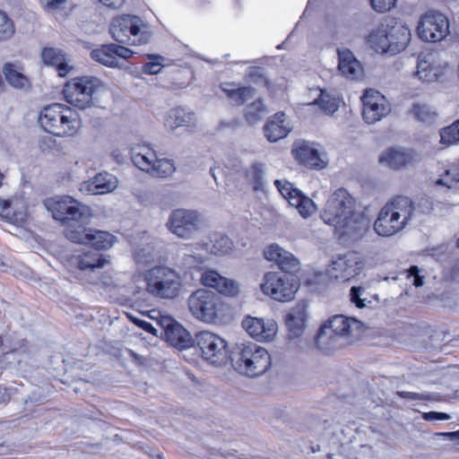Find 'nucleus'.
Wrapping results in <instances>:
<instances>
[{
  "mask_svg": "<svg viewBox=\"0 0 459 459\" xmlns=\"http://www.w3.org/2000/svg\"><path fill=\"white\" fill-rule=\"evenodd\" d=\"M356 201L344 188L334 191L326 201L321 218L341 231L342 236L357 240L368 230V221L355 212Z\"/></svg>",
  "mask_w": 459,
  "mask_h": 459,
  "instance_id": "1",
  "label": "nucleus"
},
{
  "mask_svg": "<svg viewBox=\"0 0 459 459\" xmlns=\"http://www.w3.org/2000/svg\"><path fill=\"white\" fill-rule=\"evenodd\" d=\"M363 331V324L354 317L335 315L319 329L316 344L325 353L333 352L357 339Z\"/></svg>",
  "mask_w": 459,
  "mask_h": 459,
  "instance_id": "2",
  "label": "nucleus"
},
{
  "mask_svg": "<svg viewBox=\"0 0 459 459\" xmlns=\"http://www.w3.org/2000/svg\"><path fill=\"white\" fill-rule=\"evenodd\" d=\"M39 123L44 131L61 137L74 136L82 127L80 115L61 103L44 107L39 116Z\"/></svg>",
  "mask_w": 459,
  "mask_h": 459,
  "instance_id": "3",
  "label": "nucleus"
},
{
  "mask_svg": "<svg viewBox=\"0 0 459 459\" xmlns=\"http://www.w3.org/2000/svg\"><path fill=\"white\" fill-rule=\"evenodd\" d=\"M230 359L236 371L249 377L263 375L271 366L268 351L254 342L236 344Z\"/></svg>",
  "mask_w": 459,
  "mask_h": 459,
  "instance_id": "4",
  "label": "nucleus"
},
{
  "mask_svg": "<svg viewBox=\"0 0 459 459\" xmlns=\"http://www.w3.org/2000/svg\"><path fill=\"white\" fill-rule=\"evenodd\" d=\"M184 290L183 278L178 271L156 265L145 271V291L160 299H175Z\"/></svg>",
  "mask_w": 459,
  "mask_h": 459,
  "instance_id": "5",
  "label": "nucleus"
},
{
  "mask_svg": "<svg viewBox=\"0 0 459 459\" xmlns=\"http://www.w3.org/2000/svg\"><path fill=\"white\" fill-rule=\"evenodd\" d=\"M101 88L104 84L99 78L82 76L67 82L63 93L67 103L83 110L94 106Z\"/></svg>",
  "mask_w": 459,
  "mask_h": 459,
  "instance_id": "6",
  "label": "nucleus"
},
{
  "mask_svg": "<svg viewBox=\"0 0 459 459\" xmlns=\"http://www.w3.org/2000/svg\"><path fill=\"white\" fill-rule=\"evenodd\" d=\"M298 288L296 276L280 272L266 273L264 276V282L261 284V290L265 295L281 302L292 299Z\"/></svg>",
  "mask_w": 459,
  "mask_h": 459,
  "instance_id": "7",
  "label": "nucleus"
},
{
  "mask_svg": "<svg viewBox=\"0 0 459 459\" xmlns=\"http://www.w3.org/2000/svg\"><path fill=\"white\" fill-rule=\"evenodd\" d=\"M195 342L205 361L216 367L227 364L230 357L224 339L212 332L203 331L196 334Z\"/></svg>",
  "mask_w": 459,
  "mask_h": 459,
  "instance_id": "8",
  "label": "nucleus"
},
{
  "mask_svg": "<svg viewBox=\"0 0 459 459\" xmlns=\"http://www.w3.org/2000/svg\"><path fill=\"white\" fill-rule=\"evenodd\" d=\"M201 214L195 210L176 209L167 221L168 230L181 238H193L202 228Z\"/></svg>",
  "mask_w": 459,
  "mask_h": 459,
  "instance_id": "9",
  "label": "nucleus"
},
{
  "mask_svg": "<svg viewBox=\"0 0 459 459\" xmlns=\"http://www.w3.org/2000/svg\"><path fill=\"white\" fill-rule=\"evenodd\" d=\"M46 209L55 220L60 221H79L88 212L89 208L71 196H56L44 202Z\"/></svg>",
  "mask_w": 459,
  "mask_h": 459,
  "instance_id": "10",
  "label": "nucleus"
},
{
  "mask_svg": "<svg viewBox=\"0 0 459 459\" xmlns=\"http://www.w3.org/2000/svg\"><path fill=\"white\" fill-rule=\"evenodd\" d=\"M417 30L422 40L440 41L449 33L448 20L441 13L429 12L421 16Z\"/></svg>",
  "mask_w": 459,
  "mask_h": 459,
  "instance_id": "11",
  "label": "nucleus"
},
{
  "mask_svg": "<svg viewBox=\"0 0 459 459\" xmlns=\"http://www.w3.org/2000/svg\"><path fill=\"white\" fill-rule=\"evenodd\" d=\"M188 307L197 319L212 323L217 317V296L212 291L199 289L190 295Z\"/></svg>",
  "mask_w": 459,
  "mask_h": 459,
  "instance_id": "12",
  "label": "nucleus"
},
{
  "mask_svg": "<svg viewBox=\"0 0 459 459\" xmlns=\"http://www.w3.org/2000/svg\"><path fill=\"white\" fill-rule=\"evenodd\" d=\"M361 100L363 103L362 116L368 124H374L381 120L390 112V106L386 99L375 90H367Z\"/></svg>",
  "mask_w": 459,
  "mask_h": 459,
  "instance_id": "13",
  "label": "nucleus"
},
{
  "mask_svg": "<svg viewBox=\"0 0 459 459\" xmlns=\"http://www.w3.org/2000/svg\"><path fill=\"white\" fill-rule=\"evenodd\" d=\"M143 25L140 17L135 15H121L113 19L110 33L113 39L120 43H134L133 38L139 36Z\"/></svg>",
  "mask_w": 459,
  "mask_h": 459,
  "instance_id": "14",
  "label": "nucleus"
},
{
  "mask_svg": "<svg viewBox=\"0 0 459 459\" xmlns=\"http://www.w3.org/2000/svg\"><path fill=\"white\" fill-rule=\"evenodd\" d=\"M361 269L362 264L357 254L348 253L333 261L327 272L332 278L345 281L355 277Z\"/></svg>",
  "mask_w": 459,
  "mask_h": 459,
  "instance_id": "15",
  "label": "nucleus"
},
{
  "mask_svg": "<svg viewBox=\"0 0 459 459\" xmlns=\"http://www.w3.org/2000/svg\"><path fill=\"white\" fill-rule=\"evenodd\" d=\"M133 55L131 49L117 44L102 45L91 52L94 61L108 67H119L121 59H127Z\"/></svg>",
  "mask_w": 459,
  "mask_h": 459,
  "instance_id": "16",
  "label": "nucleus"
},
{
  "mask_svg": "<svg viewBox=\"0 0 459 459\" xmlns=\"http://www.w3.org/2000/svg\"><path fill=\"white\" fill-rule=\"evenodd\" d=\"M200 281L204 286L215 289L219 293L230 298L238 297L241 291L238 281L224 277L214 270L204 271Z\"/></svg>",
  "mask_w": 459,
  "mask_h": 459,
  "instance_id": "17",
  "label": "nucleus"
},
{
  "mask_svg": "<svg viewBox=\"0 0 459 459\" xmlns=\"http://www.w3.org/2000/svg\"><path fill=\"white\" fill-rule=\"evenodd\" d=\"M161 325L165 327L166 341L178 350L192 347L195 341L189 332L170 316H163Z\"/></svg>",
  "mask_w": 459,
  "mask_h": 459,
  "instance_id": "18",
  "label": "nucleus"
},
{
  "mask_svg": "<svg viewBox=\"0 0 459 459\" xmlns=\"http://www.w3.org/2000/svg\"><path fill=\"white\" fill-rule=\"evenodd\" d=\"M28 217L27 204L23 197L13 196L0 199V218L16 226H22Z\"/></svg>",
  "mask_w": 459,
  "mask_h": 459,
  "instance_id": "19",
  "label": "nucleus"
},
{
  "mask_svg": "<svg viewBox=\"0 0 459 459\" xmlns=\"http://www.w3.org/2000/svg\"><path fill=\"white\" fill-rule=\"evenodd\" d=\"M242 327L257 341H271L277 332V324L273 320L265 322L262 318L250 316L243 319Z\"/></svg>",
  "mask_w": 459,
  "mask_h": 459,
  "instance_id": "20",
  "label": "nucleus"
},
{
  "mask_svg": "<svg viewBox=\"0 0 459 459\" xmlns=\"http://www.w3.org/2000/svg\"><path fill=\"white\" fill-rule=\"evenodd\" d=\"M118 186L117 178L109 173H100L93 178L81 184L80 191L86 195H105Z\"/></svg>",
  "mask_w": 459,
  "mask_h": 459,
  "instance_id": "21",
  "label": "nucleus"
},
{
  "mask_svg": "<svg viewBox=\"0 0 459 459\" xmlns=\"http://www.w3.org/2000/svg\"><path fill=\"white\" fill-rule=\"evenodd\" d=\"M41 57L44 64L56 67L60 77L66 76L74 69L73 58L65 54L61 49L45 48L42 50Z\"/></svg>",
  "mask_w": 459,
  "mask_h": 459,
  "instance_id": "22",
  "label": "nucleus"
},
{
  "mask_svg": "<svg viewBox=\"0 0 459 459\" xmlns=\"http://www.w3.org/2000/svg\"><path fill=\"white\" fill-rule=\"evenodd\" d=\"M197 123V117L194 111L184 107H176L167 112L164 126L173 132L179 127L194 128Z\"/></svg>",
  "mask_w": 459,
  "mask_h": 459,
  "instance_id": "23",
  "label": "nucleus"
},
{
  "mask_svg": "<svg viewBox=\"0 0 459 459\" xmlns=\"http://www.w3.org/2000/svg\"><path fill=\"white\" fill-rule=\"evenodd\" d=\"M379 162L392 169H399L418 160V156L411 151L389 148L378 159Z\"/></svg>",
  "mask_w": 459,
  "mask_h": 459,
  "instance_id": "24",
  "label": "nucleus"
},
{
  "mask_svg": "<svg viewBox=\"0 0 459 459\" xmlns=\"http://www.w3.org/2000/svg\"><path fill=\"white\" fill-rule=\"evenodd\" d=\"M405 228L394 214L390 212V208L385 205L379 212L378 217L374 223V230L383 237H391Z\"/></svg>",
  "mask_w": 459,
  "mask_h": 459,
  "instance_id": "25",
  "label": "nucleus"
},
{
  "mask_svg": "<svg viewBox=\"0 0 459 459\" xmlns=\"http://www.w3.org/2000/svg\"><path fill=\"white\" fill-rule=\"evenodd\" d=\"M307 316V303L305 301L299 302L291 308L285 320L290 338L299 337L303 333Z\"/></svg>",
  "mask_w": 459,
  "mask_h": 459,
  "instance_id": "26",
  "label": "nucleus"
},
{
  "mask_svg": "<svg viewBox=\"0 0 459 459\" xmlns=\"http://www.w3.org/2000/svg\"><path fill=\"white\" fill-rule=\"evenodd\" d=\"M388 45H390L391 56L404 50L411 40V31L408 27L395 22L387 23Z\"/></svg>",
  "mask_w": 459,
  "mask_h": 459,
  "instance_id": "27",
  "label": "nucleus"
},
{
  "mask_svg": "<svg viewBox=\"0 0 459 459\" xmlns=\"http://www.w3.org/2000/svg\"><path fill=\"white\" fill-rule=\"evenodd\" d=\"M290 128L289 123L286 122V115L284 112H278L268 118L264 126V136L269 142L274 143L288 135Z\"/></svg>",
  "mask_w": 459,
  "mask_h": 459,
  "instance_id": "28",
  "label": "nucleus"
},
{
  "mask_svg": "<svg viewBox=\"0 0 459 459\" xmlns=\"http://www.w3.org/2000/svg\"><path fill=\"white\" fill-rule=\"evenodd\" d=\"M108 263L109 260L106 255L95 252L73 255L70 258V266L75 267L81 271L101 268Z\"/></svg>",
  "mask_w": 459,
  "mask_h": 459,
  "instance_id": "29",
  "label": "nucleus"
},
{
  "mask_svg": "<svg viewBox=\"0 0 459 459\" xmlns=\"http://www.w3.org/2000/svg\"><path fill=\"white\" fill-rule=\"evenodd\" d=\"M292 153L305 166L316 169H323L325 166L318 150L309 143H301L297 148L292 150Z\"/></svg>",
  "mask_w": 459,
  "mask_h": 459,
  "instance_id": "30",
  "label": "nucleus"
},
{
  "mask_svg": "<svg viewBox=\"0 0 459 459\" xmlns=\"http://www.w3.org/2000/svg\"><path fill=\"white\" fill-rule=\"evenodd\" d=\"M338 68L344 76L354 80L361 75L362 66L350 49H338Z\"/></svg>",
  "mask_w": 459,
  "mask_h": 459,
  "instance_id": "31",
  "label": "nucleus"
},
{
  "mask_svg": "<svg viewBox=\"0 0 459 459\" xmlns=\"http://www.w3.org/2000/svg\"><path fill=\"white\" fill-rule=\"evenodd\" d=\"M385 206L390 208V212L403 222L404 227L412 219L415 212L414 203L407 196H397L392 202L386 204Z\"/></svg>",
  "mask_w": 459,
  "mask_h": 459,
  "instance_id": "32",
  "label": "nucleus"
},
{
  "mask_svg": "<svg viewBox=\"0 0 459 459\" xmlns=\"http://www.w3.org/2000/svg\"><path fill=\"white\" fill-rule=\"evenodd\" d=\"M387 23H380L376 29L372 30L367 36L366 40L368 47L378 54H387L391 56L390 45H388Z\"/></svg>",
  "mask_w": 459,
  "mask_h": 459,
  "instance_id": "33",
  "label": "nucleus"
},
{
  "mask_svg": "<svg viewBox=\"0 0 459 459\" xmlns=\"http://www.w3.org/2000/svg\"><path fill=\"white\" fill-rule=\"evenodd\" d=\"M87 236L85 245H90L96 249L110 248L117 241V238L109 232L91 228L87 229Z\"/></svg>",
  "mask_w": 459,
  "mask_h": 459,
  "instance_id": "34",
  "label": "nucleus"
},
{
  "mask_svg": "<svg viewBox=\"0 0 459 459\" xmlns=\"http://www.w3.org/2000/svg\"><path fill=\"white\" fill-rule=\"evenodd\" d=\"M148 155L149 153L145 152V164L150 166L145 168L146 173L154 178H167L175 171V167L170 160L160 159L152 161Z\"/></svg>",
  "mask_w": 459,
  "mask_h": 459,
  "instance_id": "35",
  "label": "nucleus"
},
{
  "mask_svg": "<svg viewBox=\"0 0 459 459\" xmlns=\"http://www.w3.org/2000/svg\"><path fill=\"white\" fill-rule=\"evenodd\" d=\"M433 59L432 55H428L427 59L419 57L416 74L420 80L429 82H434L442 74V68L432 65Z\"/></svg>",
  "mask_w": 459,
  "mask_h": 459,
  "instance_id": "36",
  "label": "nucleus"
},
{
  "mask_svg": "<svg viewBox=\"0 0 459 459\" xmlns=\"http://www.w3.org/2000/svg\"><path fill=\"white\" fill-rule=\"evenodd\" d=\"M4 74L7 82L16 89H27L30 82L22 73V68L14 64H6L4 66Z\"/></svg>",
  "mask_w": 459,
  "mask_h": 459,
  "instance_id": "37",
  "label": "nucleus"
},
{
  "mask_svg": "<svg viewBox=\"0 0 459 459\" xmlns=\"http://www.w3.org/2000/svg\"><path fill=\"white\" fill-rule=\"evenodd\" d=\"M266 113V106L264 105V100L259 98L247 106L244 116L250 126H255L262 121Z\"/></svg>",
  "mask_w": 459,
  "mask_h": 459,
  "instance_id": "38",
  "label": "nucleus"
},
{
  "mask_svg": "<svg viewBox=\"0 0 459 459\" xmlns=\"http://www.w3.org/2000/svg\"><path fill=\"white\" fill-rule=\"evenodd\" d=\"M207 247L212 254L215 255H224L231 251L233 243L228 236L215 233L212 235L210 244H208Z\"/></svg>",
  "mask_w": 459,
  "mask_h": 459,
  "instance_id": "39",
  "label": "nucleus"
},
{
  "mask_svg": "<svg viewBox=\"0 0 459 459\" xmlns=\"http://www.w3.org/2000/svg\"><path fill=\"white\" fill-rule=\"evenodd\" d=\"M39 3L44 11L54 15H67L74 7L72 0H39Z\"/></svg>",
  "mask_w": 459,
  "mask_h": 459,
  "instance_id": "40",
  "label": "nucleus"
},
{
  "mask_svg": "<svg viewBox=\"0 0 459 459\" xmlns=\"http://www.w3.org/2000/svg\"><path fill=\"white\" fill-rule=\"evenodd\" d=\"M411 113L416 119L426 124H432L437 117L436 110L425 103H415Z\"/></svg>",
  "mask_w": 459,
  "mask_h": 459,
  "instance_id": "41",
  "label": "nucleus"
},
{
  "mask_svg": "<svg viewBox=\"0 0 459 459\" xmlns=\"http://www.w3.org/2000/svg\"><path fill=\"white\" fill-rule=\"evenodd\" d=\"M15 34V25L12 18L0 9V42L10 40Z\"/></svg>",
  "mask_w": 459,
  "mask_h": 459,
  "instance_id": "42",
  "label": "nucleus"
},
{
  "mask_svg": "<svg viewBox=\"0 0 459 459\" xmlns=\"http://www.w3.org/2000/svg\"><path fill=\"white\" fill-rule=\"evenodd\" d=\"M145 74H157L162 69L169 65V60L160 55H145Z\"/></svg>",
  "mask_w": 459,
  "mask_h": 459,
  "instance_id": "43",
  "label": "nucleus"
},
{
  "mask_svg": "<svg viewBox=\"0 0 459 459\" xmlns=\"http://www.w3.org/2000/svg\"><path fill=\"white\" fill-rule=\"evenodd\" d=\"M440 143L446 145L459 143V120L441 129Z\"/></svg>",
  "mask_w": 459,
  "mask_h": 459,
  "instance_id": "44",
  "label": "nucleus"
},
{
  "mask_svg": "<svg viewBox=\"0 0 459 459\" xmlns=\"http://www.w3.org/2000/svg\"><path fill=\"white\" fill-rule=\"evenodd\" d=\"M313 104L318 105L325 114H333L339 107V102L335 98H332L325 91H321L320 96Z\"/></svg>",
  "mask_w": 459,
  "mask_h": 459,
  "instance_id": "45",
  "label": "nucleus"
},
{
  "mask_svg": "<svg viewBox=\"0 0 459 459\" xmlns=\"http://www.w3.org/2000/svg\"><path fill=\"white\" fill-rule=\"evenodd\" d=\"M264 176V165L260 162L253 163L246 171V177L254 184L255 189L263 184Z\"/></svg>",
  "mask_w": 459,
  "mask_h": 459,
  "instance_id": "46",
  "label": "nucleus"
},
{
  "mask_svg": "<svg viewBox=\"0 0 459 459\" xmlns=\"http://www.w3.org/2000/svg\"><path fill=\"white\" fill-rule=\"evenodd\" d=\"M279 268L281 270V273L290 276H295V273L300 270V263L294 255L289 252L285 256V259H283L280 264Z\"/></svg>",
  "mask_w": 459,
  "mask_h": 459,
  "instance_id": "47",
  "label": "nucleus"
},
{
  "mask_svg": "<svg viewBox=\"0 0 459 459\" xmlns=\"http://www.w3.org/2000/svg\"><path fill=\"white\" fill-rule=\"evenodd\" d=\"M288 253L289 251L283 249L277 244L270 245L264 251V257L267 260L275 263L278 266L281 261L285 259V256L288 255Z\"/></svg>",
  "mask_w": 459,
  "mask_h": 459,
  "instance_id": "48",
  "label": "nucleus"
},
{
  "mask_svg": "<svg viewBox=\"0 0 459 459\" xmlns=\"http://www.w3.org/2000/svg\"><path fill=\"white\" fill-rule=\"evenodd\" d=\"M248 77L252 82L262 83L265 87L269 84L264 74V70L261 67H250L248 69Z\"/></svg>",
  "mask_w": 459,
  "mask_h": 459,
  "instance_id": "49",
  "label": "nucleus"
},
{
  "mask_svg": "<svg viewBox=\"0 0 459 459\" xmlns=\"http://www.w3.org/2000/svg\"><path fill=\"white\" fill-rule=\"evenodd\" d=\"M65 237L67 239L71 240L74 243H80V244H86L87 241V229H84L83 230H65Z\"/></svg>",
  "mask_w": 459,
  "mask_h": 459,
  "instance_id": "50",
  "label": "nucleus"
},
{
  "mask_svg": "<svg viewBox=\"0 0 459 459\" xmlns=\"http://www.w3.org/2000/svg\"><path fill=\"white\" fill-rule=\"evenodd\" d=\"M274 185L286 200L299 190L298 188H295L291 183L286 180L276 179Z\"/></svg>",
  "mask_w": 459,
  "mask_h": 459,
  "instance_id": "51",
  "label": "nucleus"
},
{
  "mask_svg": "<svg viewBox=\"0 0 459 459\" xmlns=\"http://www.w3.org/2000/svg\"><path fill=\"white\" fill-rule=\"evenodd\" d=\"M298 212L304 218L309 217L316 212V205L310 198L305 196L298 208Z\"/></svg>",
  "mask_w": 459,
  "mask_h": 459,
  "instance_id": "52",
  "label": "nucleus"
},
{
  "mask_svg": "<svg viewBox=\"0 0 459 459\" xmlns=\"http://www.w3.org/2000/svg\"><path fill=\"white\" fill-rule=\"evenodd\" d=\"M397 0H370L371 7L377 13L390 11Z\"/></svg>",
  "mask_w": 459,
  "mask_h": 459,
  "instance_id": "53",
  "label": "nucleus"
},
{
  "mask_svg": "<svg viewBox=\"0 0 459 459\" xmlns=\"http://www.w3.org/2000/svg\"><path fill=\"white\" fill-rule=\"evenodd\" d=\"M363 291L361 287H352L350 290L351 301L359 308L367 307L366 299L360 298Z\"/></svg>",
  "mask_w": 459,
  "mask_h": 459,
  "instance_id": "54",
  "label": "nucleus"
},
{
  "mask_svg": "<svg viewBox=\"0 0 459 459\" xmlns=\"http://www.w3.org/2000/svg\"><path fill=\"white\" fill-rule=\"evenodd\" d=\"M130 152L132 162L134 164L135 167L143 170V155L142 154V146L140 144L131 146Z\"/></svg>",
  "mask_w": 459,
  "mask_h": 459,
  "instance_id": "55",
  "label": "nucleus"
},
{
  "mask_svg": "<svg viewBox=\"0 0 459 459\" xmlns=\"http://www.w3.org/2000/svg\"><path fill=\"white\" fill-rule=\"evenodd\" d=\"M163 316H160L162 318ZM161 319L158 320L155 325L145 321V332L153 334L154 336L164 335L165 327L161 325Z\"/></svg>",
  "mask_w": 459,
  "mask_h": 459,
  "instance_id": "56",
  "label": "nucleus"
},
{
  "mask_svg": "<svg viewBox=\"0 0 459 459\" xmlns=\"http://www.w3.org/2000/svg\"><path fill=\"white\" fill-rule=\"evenodd\" d=\"M223 91L226 95L238 106H241L244 104V100L242 99V94H240V88L231 89V88H223Z\"/></svg>",
  "mask_w": 459,
  "mask_h": 459,
  "instance_id": "57",
  "label": "nucleus"
},
{
  "mask_svg": "<svg viewBox=\"0 0 459 459\" xmlns=\"http://www.w3.org/2000/svg\"><path fill=\"white\" fill-rule=\"evenodd\" d=\"M204 259L200 255L185 254L183 263L188 267H196L204 263Z\"/></svg>",
  "mask_w": 459,
  "mask_h": 459,
  "instance_id": "58",
  "label": "nucleus"
},
{
  "mask_svg": "<svg viewBox=\"0 0 459 459\" xmlns=\"http://www.w3.org/2000/svg\"><path fill=\"white\" fill-rule=\"evenodd\" d=\"M422 418L425 420L431 421V420H447L451 417L447 413L445 412H437V411H429L424 412L422 415Z\"/></svg>",
  "mask_w": 459,
  "mask_h": 459,
  "instance_id": "59",
  "label": "nucleus"
},
{
  "mask_svg": "<svg viewBox=\"0 0 459 459\" xmlns=\"http://www.w3.org/2000/svg\"><path fill=\"white\" fill-rule=\"evenodd\" d=\"M304 197L305 195L302 194V192L300 190H297L292 195H290L287 199V201L291 206L295 207L298 210Z\"/></svg>",
  "mask_w": 459,
  "mask_h": 459,
  "instance_id": "60",
  "label": "nucleus"
},
{
  "mask_svg": "<svg viewBox=\"0 0 459 459\" xmlns=\"http://www.w3.org/2000/svg\"><path fill=\"white\" fill-rule=\"evenodd\" d=\"M126 316L128 319H130L132 322H134L136 325L139 327L143 328V312H137V315L134 313V311H126L125 312Z\"/></svg>",
  "mask_w": 459,
  "mask_h": 459,
  "instance_id": "61",
  "label": "nucleus"
},
{
  "mask_svg": "<svg viewBox=\"0 0 459 459\" xmlns=\"http://www.w3.org/2000/svg\"><path fill=\"white\" fill-rule=\"evenodd\" d=\"M396 394L404 399H411V400H425V399H427V395L422 394H418V393L399 391L396 393Z\"/></svg>",
  "mask_w": 459,
  "mask_h": 459,
  "instance_id": "62",
  "label": "nucleus"
},
{
  "mask_svg": "<svg viewBox=\"0 0 459 459\" xmlns=\"http://www.w3.org/2000/svg\"><path fill=\"white\" fill-rule=\"evenodd\" d=\"M240 121L238 118H233L230 121L221 120L219 123L218 130H223L225 128H237L239 126Z\"/></svg>",
  "mask_w": 459,
  "mask_h": 459,
  "instance_id": "63",
  "label": "nucleus"
},
{
  "mask_svg": "<svg viewBox=\"0 0 459 459\" xmlns=\"http://www.w3.org/2000/svg\"><path fill=\"white\" fill-rule=\"evenodd\" d=\"M240 88V94H242V99L244 100V103L252 99L255 94V88L251 86H245V87H239Z\"/></svg>",
  "mask_w": 459,
  "mask_h": 459,
  "instance_id": "64",
  "label": "nucleus"
}]
</instances>
